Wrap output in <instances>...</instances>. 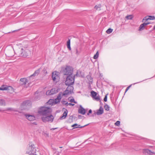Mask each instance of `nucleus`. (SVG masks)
Instances as JSON below:
<instances>
[{"label": "nucleus", "instance_id": "cd10ccee", "mask_svg": "<svg viewBox=\"0 0 155 155\" xmlns=\"http://www.w3.org/2000/svg\"><path fill=\"white\" fill-rule=\"evenodd\" d=\"M98 55H99L98 52V51H97L96 52V54L94 56L93 58L94 59H97L98 57Z\"/></svg>", "mask_w": 155, "mask_h": 155}, {"label": "nucleus", "instance_id": "393cba45", "mask_svg": "<svg viewBox=\"0 0 155 155\" xmlns=\"http://www.w3.org/2000/svg\"><path fill=\"white\" fill-rule=\"evenodd\" d=\"M125 18L127 20H131L133 18V16L132 15H127L125 17Z\"/></svg>", "mask_w": 155, "mask_h": 155}, {"label": "nucleus", "instance_id": "49530a36", "mask_svg": "<svg viewBox=\"0 0 155 155\" xmlns=\"http://www.w3.org/2000/svg\"><path fill=\"white\" fill-rule=\"evenodd\" d=\"M33 124H35V125H37V124L36 122H34L33 123Z\"/></svg>", "mask_w": 155, "mask_h": 155}, {"label": "nucleus", "instance_id": "a211bd4d", "mask_svg": "<svg viewBox=\"0 0 155 155\" xmlns=\"http://www.w3.org/2000/svg\"><path fill=\"white\" fill-rule=\"evenodd\" d=\"M70 91L67 89L62 93V95L65 97L68 96V94H71Z\"/></svg>", "mask_w": 155, "mask_h": 155}, {"label": "nucleus", "instance_id": "2f4dec72", "mask_svg": "<svg viewBox=\"0 0 155 155\" xmlns=\"http://www.w3.org/2000/svg\"><path fill=\"white\" fill-rule=\"evenodd\" d=\"M120 122L119 121H116V122L115 123V124L116 125L119 126L120 124Z\"/></svg>", "mask_w": 155, "mask_h": 155}, {"label": "nucleus", "instance_id": "72a5a7b5", "mask_svg": "<svg viewBox=\"0 0 155 155\" xmlns=\"http://www.w3.org/2000/svg\"><path fill=\"white\" fill-rule=\"evenodd\" d=\"M79 76V75L78 74V72H77V73L76 74H75L74 76H73V77H74V78L76 77H78Z\"/></svg>", "mask_w": 155, "mask_h": 155}, {"label": "nucleus", "instance_id": "bb28decb", "mask_svg": "<svg viewBox=\"0 0 155 155\" xmlns=\"http://www.w3.org/2000/svg\"><path fill=\"white\" fill-rule=\"evenodd\" d=\"M104 108L106 110L108 111L109 110L110 107L107 104H106L104 106Z\"/></svg>", "mask_w": 155, "mask_h": 155}, {"label": "nucleus", "instance_id": "b1692460", "mask_svg": "<svg viewBox=\"0 0 155 155\" xmlns=\"http://www.w3.org/2000/svg\"><path fill=\"white\" fill-rule=\"evenodd\" d=\"M68 86L67 88L68 90H69V91H70V93H71L73 91L74 87L73 86L71 85Z\"/></svg>", "mask_w": 155, "mask_h": 155}, {"label": "nucleus", "instance_id": "412c9836", "mask_svg": "<svg viewBox=\"0 0 155 155\" xmlns=\"http://www.w3.org/2000/svg\"><path fill=\"white\" fill-rule=\"evenodd\" d=\"M6 105V102L5 100L3 99H0V106H5Z\"/></svg>", "mask_w": 155, "mask_h": 155}, {"label": "nucleus", "instance_id": "79ce46f5", "mask_svg": "<svg viewBox=\"0 0 155 155\" xmlns=\"http://www.w3.org/2000/svg\"><path fill=\"white\" fill-rule=\"evenodd\" d=\"M89 113L91 114L92 113V110L91 109L89 110L88 111Z\"/></svg>", "mask_w": 155, "mask_h": 155}, {"label": "nucleus", "instance_id": "ddd939ff", "mask_svg": "<svg viewBox=\"0 0 155 155\" xmlns=\"http://www.w3.org/2000/svg\"><path fill=\"white\" fill-rule=\"evenodd\" d=\"M63 96H64L62 95V92H60L57 96V98L55 99V102L56 103L60 102L62 97Z\"/></svg>", "mask_w": 155, "mask_h": 155}, {"label": "nucleus", "instance_id": "c756f323", "mask_svg": "<svg viewBox=\"0 0 155 155\" xmlns=\"http://www.w3.org/2000/svg\"><path fill=\"white\" fill-rule=\"evenodd\" d=\"M70 101L71 103H74L76 104L77 103V102L75 101L74 99L73 98L70 99Z\"/></svg>", "mask_w": 155, "mask_h": 155}, {"label": "nucleus", "instance_id": "f8f14e48", "mask_svg": "<svg viewBox=\"0 0 155 155\" xmlns=\"http://www.w3.org/2000/svg\"><path fill=\"white\" fill-rule=\"evenodd\" d=\"M143 153L146 155H152L155 153L154 152H152L148 149L143 150Z\"/></svg>", "mask_w": 155, "mask_h": 155}, {"label": "nucleus", "instance_id": "473e14b6", "mask_svg": "<svg viewBox=\"0 0 155 155\" xmlns=\"http://www.w3.org/2000/svg\"><path fill=\"white\" fill-rule=\"evenodd\" d=\"M107 94L105 96L104 98V101L105 102H106L107 101Z\"/></svg>", "mask_w": 155, "mask_h": 155}, {"label": "nucleus", "instance_id": "7ed1b4c3", "mask_svg": "<svg viewBox=\"0 0 155 155\" xmlns=\"http://www.w3.org/2000/svg\"><path fill=\"white\" fill-rule=\"evenodd\" d=\"M73 68L70 66H67L63 71L64 77L73 75Z\"/></svg>", "mask_w": 155, "mask_h": 155}, {"label": "nucleus", "instance_id": "a18cd8bd", "mask_svg": "<svg viewBox=\"0 0 155 155\" xmlns=\"http://www.w3.org/2000/svg\"><path fill=\"white\" fill-rule=\"evenodd\" d=\"M43 71L45 72L46 74H47V72L46 71V70L45 69H44Z\"/></svg>", "mask_w": 155, "mask_h": 155}, {"label": "nucleus", "instance_id": "4d7b16f0", "mask_svg": "<svg viewBox=\"0 0 155 155\" xmlns=\"http://www.w3.org/2000/svg\"><path fill=\"white\" fill-rule=\"evenodd\" d=\"M1 111V110H0V111Z\"/></svg>", "mask_w": 155, "mask_h": 155}, {"label": "nucleus", "instance_id": "c03bdc74", "mask_svg": "<svg viewBox=\"0 0 155 155\" xmlns=\"http://www.w3.org/2000/svg\"><path fill=\"white\" fill-rule=\"evenodd\" d=\"M8 110H12V109L11 108H8Z\"/></svg>", "mask_w": 155, "mask_h": 155}, {"label": "nucleus", "instance_id": "9d476101", "mask_svg": "<svg viewBox=\"0 0 155 155\" xmlns=\"http://www.w3.org/2000/svg\"><path fill=\"white\" fill-rule=\"evenodd\" d=\"M56 92V89L54 88H53L51 90H49L46 92V94L47 95H50L55 94Z\"/></svg>", "mask_w": 155, "mask_h": 155}, {"label": "nucleus", "instance_id": "f03ea898", "mask_svg": "<svg viewBox=\"0 0 155 155\" xmlns=\"http://www.w3.org/2000/svg\"><path fill=\"white\" fill-rule=\"evenodd\" d=\"M31 48L27 46L22 48L18 55L19 56L26 57L31 54Z\"/></svg>", "mask_w": 155, "mask_h": 155}, {"label": "nucleus", "instance_id": "9b49d317", "mask_svg": "<svg viewBox=\"0 0 155 155\" xmlns=\"http://www.w3.org/2000/svg\"><path fill=\"white\" fill-rule=\"evenodd\" d=\"M86 112L85 109L81 105H80L78 110V113L83 115H84L86 113Z\"/></svg>", "mask_w": 155, "mask_h": 155}, {"label": "nucleus", "instance_id": "a19ab883", "mask_svg": "<svg viewBox=\"0 0 155 155\" xmlns=\"http://www.w3.org/2000/svg\"><path fill=\"white\" fill-rule=\"evenodd\" d=\"M99 8V7L97 5L95 6L94 7V8H96V9H97Z\"/></svg>", "mask_w": 155, "mask_h": 155}, {"label": "nucleus", "instance_id": "dca6fc26", "mask_svg": "<svg viewBox=\"0 0 155 155\" xmlns=\"http://www.w3.org/2000/svg\"><path fill=\"white\" fill-rule=\"evenodd\" d=\"M68 112L67 110L66 109L65 111L63 113L62 116L60 117V119L61 120H62L65 118L67 115Z\"/></svg>", "mask_w": 155, "mask_h": 155}, {"label": "nucleus", "instance_id": "1a4fd4ad", "mask_svg": "<svg viewBox=\"0 0 155 155\" xmlns=\"http://www.w3.org/2000/svg\"><path fill=\"white\" fill-rule=\"evenodd\" d=\"M25 116L26 119L30 121L34 120L35 119V116L33 115L25 114Z\"/></svg>", "mask_w": 155, "mask_h": 155}, {"label": "nucleus", "instance_id": "20e7f679", "mask_svg": "<svg viewBox=\"0 0 155 155\" xmlns=\"http://www.w3.org/2000/svg\"><path fill=\"white\" fill-rule=\"evenodd\" d=\"M66 78V81H65V84L67 86L73 85L74 83V77H73V75H69L64 77Z\"/></svg>", "mask_w": 155, "mask_h": 155}, {"label": "nucleus", "instance_id": "a878e982", "mask_svg": "<svg viewBox=\"0 0 155 155\" xmlns=\"http://www.w3.org/2000/svg\"><path fill=\"white\" fill-rule=\"evenodd\" d=\"M113 30V29L110 28L107 30L106 32L108 34H110L112 32Z\"/></svg>", "mask_w": 155, "mask_h": 155}, {"label": "nucleus", "instance_id": "423d86ee", "mask_svg": "<svg viewBox=\"0 0 155 155\" xmlns=\"http://www.w3.org/2000/svg\"><path fill=\"white\" fill-rule=\"evenodd\" d=\"M26 153L29 155L36 154V149L34 147V145H31L29 146L28 150L26 151Z\"/></svg>", "mask_w": 155, "mask_h": 155}, {"label": "nucleus", "instance_id": "e433bc0d", "mask_svg": "<svg viewBox=\"0 0 155 155\" xmlns=\"http://www.w3.org/2000/svg\"><path fill=\"white\" fill-rule=\"evenodd\" d=\"M67 48L69 50H70V51L71 50V48L70 45H67Z\"/></svg>", "mask_w": 155, "mask_h": 155}, {"label": "nucleus", "instance_id": "f3484780", "mask_svg": "<svg viewBox=\"0 0 155 155\" xmlns=\"http://www.w3.org/2000/svg\"><path fill=\"white\" fill-rule=\"evenodd\" d=\"M87 125V124L86 125L84 126H81L80 125H78L77 124H75L71 126L72 127H73V129L77 128H82L83 127H84L85 126Z\"/></svg>", "mask_w": 155, "mask_h": 155}, {"label": "nucleus", "instance_id": "5fc2aeb1", "mask_svg": "<svg viewBox=\"0 0 155 155\" xmlns=\"http://www.w3.org/2000/svg\"><path fill=\"white\" fill-rule=\"evenodd\" d=\"M134 83V84H137V83Z\"/></svg>", "mask_w": 155, "mask_h": 155}, {"label": "nucleus", "instance_id": "3c124183", "mask_svg": "<svg viewBox=\"0 0 155 155\" xmlns=\"http://www.w3.org/2000/svg\"><path fill=\"white\" fill-rule=\"evenodd\" d=\"M56 128H53V129H53V130H55V129H56Z\"/></svg>", "mask_w": 155, "mask_h": 155}, {"label": "nucleus", "instance_id": "4be33fe9", "mask_svg": "<svg viewBox=\"0 0 155 155\" xmlns=\"http://www.w3.org/2000/svg\"><path fill=\"white\" fill-rule=\"evenodd\" d=\"M8 89V87L6 85H3L0 87V90H7Z\"/></svg>", "mask_w": 155, "mask_h": 155}, {"label": "nucleus", "instance_id": "4468645a", "mask_svg": "<svg viewBox=\"0 0 155 155\" xmlns=\"http://www.w3.org/2000/svg\"><path fill=\"white\" fill-rule=\"evenodd\" d=\"M28 81L26 78H21L20 79V85H24L26 84Z\"/></svg>", "mask_w": 155, "mask_h": 155}, {"label": "nucleus", "instance_id": "4c0bfd02", "mask_svg": "<svg viewBox=\"0 0 155 155\" xmlns=\"http://www.w3.org/2000/svg\"><path fill=\"white\" fill-rule=\"evenodd\" d=\"M80 52H79L77 49H76V54H77V55H78L79 53H80Z\"/></svg>", "mask_w": 155, "mask_h": 155}, {"label": "nucleus", "instance_id": "6ab92c4d", "mask_svg": "<svg viewBox=\"0 0 155 155\" xmlns=\"http://www.w3.org/2000/svg\"><path fill=\"white\" fill-rule=\"evenodd\" d=\"M23 104L26 106H31V103L30 101H26L23 103Z\"/></svg>", "mask_w": 155, "mask_h": 155}, {"label": "nucleus", "instance_id": "39448f33", "mask_svg": "<svg viewBox=\"0 0 155 155\" xmlns=\"http://www.w3.org/2000/svg\"><path fill=\"white\" fill-rule=\"evenodd\" d=\"M54 117L51 114L45 116H42L41 117L42 120L43 122H53Z\"/></svg>", "mask_w": 155, "mask_h": 155}, {"label": "nucleus", "instance_id": "09e8293b", "mask_svg": "<svg viewBox=\"0 0 155 155\" xmlns=\"http://www.w3.org/2000/svg\"><path fill=\"white\" fill-rule=\"evenodd\" d=\"M90 114V113H88L87 114V115H89Z\"/></svg>", "mask_w": 155, "mask_h": 155}, {"label": "nucleus", "instance_id": "aec40b11", "mask_svg": "<svg viewBox=\"0 0 155 155\" xmlns=\"http://www.w3.org/2000/svg\"><path fill=\"white\" fill-rule=\"evenodd\" d=\"M40 72V69H38L37 70L35 71L33 74H32L30 76V77H32L33 76H37L39 74V73Z\"/></svg>", "mask_w": 155, "mask_h": 155}, {"label": "nucleus", "instance_id": "37998d69", "mask_svg": "<svg viewBox=\"0 0 155 155\" xmlns=\"http://www.w3.org/2000/svg\"><path fill=\"white\" fill-rule=\"evenodd\" d=\"M65 105H66V106H68V105H69V103H68V102H66L65 104Z\"/></svg>", "mask_w": 155, "mask_h": 155}, {"label": "nucleus", "instance_id": "864d4df0", "mask_svg": "<svg viewBox=\"0 0 155 155\" xmlns=\"http://www.w3.org/2000/svg\"><path fill=\"white\" fill-rule=\"evenodd\" d=\"M62 147H60V148H62Z\"/></svg>", "mask_w": 155, "mask_h": 155}, {"label": "nucleus", "instance_id": "603ef678", "mask_svg": "<svg viewBox=\"0 0 155 155\" xmlns=\"http://www.w3.org/2000/svg\"><path fill=\"white\" fill-rule=\"evenodd\" d=\"M71 97H69V98H68V99H70V98H71Z\"/></svg>", "mask_w": 155, "mask_h": 155}, {"label": "nucleus", "instance_id": "c9c22d12", "mask_svg": "<svg viewBox=\"0 0 155 155\" xmlns=\"http://www.w3.org/2000/svg\"><path fill=\"white\" fill-rule=\"evenodd\" d=\"M131 86V85H130L125 90V93H126L129 89V88Z\"/></svg>", "mask_w": 155, "mask_h": 155}, {"label": "nucleus", "instance_id": "7c9ffc66", "mask_svg": "<svg viewBox=\"0 0 155 155\" xmlns=\"http://www.w3.org/2000/svg\"><path fill=\"white\" fill-rule=\"evenodd\" d=\"M149 17V20H153L155 19V17L152 16H148Z\"/></svg>", "mask_w": 155, "mask_h": 155}, {"label": "nucleus", "instance_id": "8fccbe9b", "mask_svg": "<svg viewBox=\"0 0 155 155\" xmlns=\"http://www.w3.org/2000/svg\"><path fill=\"white\" fill-rule=\"evenodd\" d=\"M153 29L154 30L155 29V25L154 26Z\"/></svg>", "mask_w": 155, "mask_h": 155}, {"label": "nucleus", "instance_id": "0eeeda50", "mask_svg": "<svg viewBox=\"0 0 155 155\" xmlns=\"http://www.w3.org/2000/svg\"><path fill=\"white\" fill-rule=\"evenodd\" d=\"M52 78L54 82H58L59 80V77L57 74L56 72H54L52 73Z\"/></svg>", "mask_w": 155, "mask_h": 155}, {"label": "nucleus", "instance_id": "f704fd0d", "mask_svg": "<svg viewBox=\"0 0 155 155\" xmlns=\"http://www.w3.org/2000/svg\"><path fill=\"white\" fill-rule=\"evenodd\" d=\"M70 45V39H69L67 42V45Z\"/></svg>", "mask_w": 155, "mask_h": 155}, {"label": "nucleus", "instance_id": "f257e3e1", "mask_svg": "<svg viewBox=\"0 0 155 155\" xmlns=\"http://www.w3.org/2000/svg\"><path fill=\"white\" fill-rule=\"evenodd\" d=\"M52 112L51 108L43 106L40 107L38 111V113L42 116H45L51 114Z\"/></svg>", "mask_w": 155, "mask_h": 155}, {"label": "nucleus", "instance_id": "58836bf2", "mask_svg": "<svg viewBox=\"0 0 155 155\" xmlns=\"http://www.w3.org/2000/svg\"><path fill=\"white\" fill-rule=\"evenodd\" d=\"M144 24L145 25V26L149 24H150V22H146V23H144Z\"/></svg>", "mask_w": 155, "mask_h": 155}, {"label": "nucleus", "instance_id": "5701e85b", "mask_svg": "<svg viewBox=\"0 0 155 155\" xmlns=\"http://www.w3.org/2000/svg\"><path fill=\"white\" fill-rule=\"evenodd\" d=\"M145 25L144 24V23H143V24H141L139 27V31H142L144 29V28H145Z\"/></svg>", "mask_w": 155, "mask_h": 155}, {"label": "nucleus", "instance_id": "ea45409f", "mask_svg": "<svg viewBox=\"0 0 155 155\" xmlns=\"http://www.w3.org/2000/svg\"><path fill=\"white\" fill-rule=\"evenodd\" d=\"M69 105H71L72 106H74V104H72L71 103H69Z\"/></svg>", "mask_w": 155, "mask_h": 155}, {"label": "nucleus", "instance_id": "2eb2a0df", "mask_svg": "<svg viewBox=\"0 0 155 155\" xmlns=\"http://www.w3.org/2000/svg\"><path fill=\"white\" fill-rule=\"evenodd\" d=\"M104 113L103 108L101 107L99 109L97 110V113L95 114H97V115H101L102 114Z\"/></svg>", "mask_w": 155, "mask_h": 155}, {"label": "nucleus", "instance_id": "c85d7f7f", "mask_svg": "<svg viewBox=\"0 0 155 155\" xmlns=\"http://www.w3.org/2000/svg\"><path fill=\"white\" fill-rule=\"evenodd\" d=\"M149 17L148 16L145 17L143 19L142 22H144L145 21H147L148 20H149Z\"/></svg>", "mask_w": 155, "mask_h": 155}, {"label": "nucleus", "instance_id": "6e6552de", "mask_svg": "<svg viewBox=\"0 0 155 155\" xmlns=\"http://www.w3.org/2000/svg\"><path fill=\"white\" fill-rule=\"evenodd\" d=\"M91 97L94 98L97 101H100V97L99 96H97V93L92 91L91 92Z\"/></svg>", "mask_w": 155, "mask_h": 155}, {"label": "nucleus", "instance_id": "6e6d98bb", "mask_svg": "<svg viewBox=\"0 0 155 155\" xmlns=\"http://www.w3.org/2000/svg\"><path fill=\"white\" fill-rule=\"evenodd\" d=\"M33 155H37V154H33Z\"/></svg>", "mask_w": 155, "mask_h": 155}, {"label": "nucleus", "instance_id": "de8ad7c7", "mask_svg": "<svg viewBox=\"0 0 155 155\" xmlns=\"http://www.w3.org/2000/svg\"><path fill=\"white\" fill-rule=\"evenodd\" d=\"M81 117V115H78V118H80V117Z\"/></svg>", "mask_w": 155, "mask_h": 155}]
</instances>
